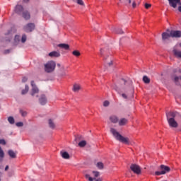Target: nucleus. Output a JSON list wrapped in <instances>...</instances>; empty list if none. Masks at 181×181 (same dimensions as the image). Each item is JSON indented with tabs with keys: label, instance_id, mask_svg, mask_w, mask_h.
I'll return each instance as SVG.
<instances>
[{
	"label": "nucleus",
	"instance_id": "1",
	"mask_svg": "<svg viewBox=\"0 0 181 181\" xmlns=\"http://www.w3.org/2000/svg\"><path fill=\"white\" fill-rule=\"evenodd\" d=\"M110 132L114 138H115L117 141H119V142H122V144H125V145L132 144V143H131V141H129V138L123 136L119 134V132H118V131H117V129L111 127Z\"/></svg>",
	"mask_w": 181,
	"mask_h": 181
},
{
	"label": "nucleus",
	"instance_id": "2",
	"mask_svg": "<svg viewBox=\"0 0 181 181\" xmlns=\"http://www.w3.org/2000/svg\"><path fill=\"white\" fill-rule=\"evenodd\" d=\"M105 53V49H100V54L101 57H103V62L105 63V67H112L114 64V59H112V56L111 55H104Z\"/></svg>",
	"mask_w": 181,
	"mask_h": 181
},
{
	"label": "nucleus",
	"instance_id": "3",
	"mask_svg": "<svg viewBox=\"0 0 181 181\" xmlns=\"http://www.w3.org/2000/svg\"><path fill=\"white\" fill-rule=\"evenodd\" d=\"M179 113L177 112H169L166 113L168 122L172 128H177V122L175 120V117H177Z\"/></svg>",
	"mask_w": 181,
	"mask_h": 181
},
{
	"label": "nucleus",
	"instance_id": "4",
	"mask_svg": "<svg viewBox=\"0 0 181 181\" xmlns=\"http://www.w3.org/2000/svg\"><path fill=\"white\" fill-rule=\"evenodd\" d=\"M54 69H56V62L54 61H49L45 64L46 73H52V71H54Z\"/></svg>",
	"mask_w": 181,
	"mask_h": 181
},
{
	"label": "nucleus",
	"instance_id": "5",
	"mask_svg": "<svg viewBox=\"0 0 181 181\" xmlns=\"http://www.w3.org/2000/svg\"><path fill=\"white\" fill-rule=\"evenodd\" d=\"M160 171L155 172L156 176H160V175H166V173H169V172H170V168L165 165H161L160 166Z\"/></svg>",
	"mask_w": 181,
	"mask_h": 181
},
{
	"label": "nucleus",
	"instance_id": "6",
	"mask_svg": "<svg viewBox=\"0 0 181 181\" xmlns=\"http://www.w3.org/2000/svg\"><path fill=\"white\" fill-rule=\"evenodd\" d=\"M31 86L32 88L30 91V95H32V97H35L36 98H37L39 97V88H37V86H36V84H35V81H31Z\"/></svg>",
	"mask_w": 181,
	"mask_h": 181
},
{
	"label": "nucleus",
	"instance_id": "7",
	"mask_svg": "<svg viewBox=\"0 0 181 181\" xmlns=\"http://www.w3.org/2000/svg\"><path fill=\"white\" fill-rule=\"evenodd\" d=\"M27 39H28V37L25 34H23L22 35L21 40V36L16 35L15 38H14V45L16 46H18V45H19L20 42H21V43H25L26 42Z\"/></svg>",
	"mask_w": 181,
	"mask_h": 181
},
{
	"label": "nucleus",
	"instance_id": "8",
	"mask_svg": "<svg viewBox=\"0 0 181 181\" xmlns=\"http://www.w3.org/2000/svg\"><path fill=\"white\" fill-rule=\"evenodd\" d=\"M35 23H29L23 27V30L27 33H30V32H33V30H35Z\"/></svg>",
	"mask_w": 181,
	"mask_h": 181
},
{
	"label": "nucleus",
	"instance_id": "9",
	"mask_svg": "<svg viewBox=\"0 0 181 181\" xmlns=\"http://www.w3.org/2000/svg\"><path fill=\"white\" fill-rule=\"evenodd\" d=\"M173 53L176 57L181 59V43L177 45L173 49Z\"/></svg>",
	"mask_w": 181,
	"mask_h": 181
},
{
	"label": "nucleus",
	"instance_id": "10",
	"mask_svg": "<svg viewBox=\"0 0 181 181\" xmlns=\"http://www.w3.org/2000/svg\"><path fill=\"white\" fill-rule=\"evenodd\" d=\"M170 37H172V35H170V30L169 29L167 30V32L162 33V40L164 43L166 42L167 40H169Z\"/></svg>",
	"mask_w": 181,
	"mask_h": 181
},
{
	"label": "nucleus",
	"instance_id": "11",
	"mask_svg": "<svg viewBox=\"0 0 181 181\" xmlns=\"http://www.w3.org/2000/svg\"><path fill=\"white\" fill-rule=\"evenodd\" d=\"M131 170L134 172V173H136V175H141V167L136 164H132L130 166Z\"/></svg>",
	"mask_w": 181,
	"mask_h": 181
},
{
	"label": "nucleus",
	"instance_id": "12",
	"mask_svg": "<svg viewBox=\"0 0 181 181\" xmlns=\"http://www.w3.org/2000/svg\"><path fill=\"white\" fill-rule=\"evenodd\" d=\"M169 2L170 6L172 8H176L178 5H181V1L180 0H168Z\"/></svg>",
	"mask_w": 181,
	"mask_h": 181
},
{
	"label": "nucleus",
	"instance_id": "13",
	"mask_svg": "<svg viewBox=\"0 0 181 181\" xmlns=\"http://www.w3.org/2000/svg\"><path fill=\"white\" fill-rule=\"evenodd\" d=\"M39 103L41 105H46V104H47V98H46V95H42L39 98Z\"/></svg>",
	"mask_w": 181,
	"mask_h": 181
},
{
	"label": "nucleus",
	"instance_id": "14",
	"mask_svg": "<svg viewBox=\"0 0 181 181\" xmlns=\"http://www.w3.org/2000/svg\"><path fill=\"white\" fill-rule=\"evenodd\" d=\"M171 37H181V31L172 30L170 31Z\"/></svg>",
	"mask_w": 181,
	"mask_h": 181
},
{
	"label": "nucleus",
	"instance_id": "15",
	"mask_svg": "<svg viewBox=\"0 0 181 181\" xmlns=\"http://www.w3.org/2000/svg\"><path fill=\"white\" fill-rule=\"evenodd\" d=\"M49 57H60V52L59 51H52L48 54Z\"/></svg>",
	"mask_w": 181,
	"mask_h": 181
},
{
	"label": "nucleus",
	"instance_id": "16",
	"mask_svg": "<svg viewBox=\"0 0 181 181\" xmlns=\"http://www.w3.org/2000/svg\"><path fill=\"white\" fill-rule=\"evenodd\" d=\"M60 155H61L62 158H63V159H70V154H69V153H67V151H61Z\"/></svg>",
	"mask_w": 181,
	"mask_h": 181
},
{
	"label": "nucleus",
	"instance_id": "17",
	"mask_svg": "<svg viewBox=\"0 0 181 181\" xmlns=\"http://www.w3.org/2000/svg\"><path fill=\"white\" fill-rule=\"evenodd\" d=\"M109 119L111 122H112V124H117V122H118V117H117V115H112L111 116H110Z\"/></svg>",
	"mask_w": 181,
	"mask_h": 181
},
{
	"label": "nucleus",
	"instance_id": "18",
	"mask_svg": "<svg viewBox=\"0 0 181 181\" xmlns=\"http://www.w3.org/2000/svg\"><path fill=\"white\" fill-rule=\"evenodd\" d=\"M23 11V7L21 5H17L15 8V12L16 13H18V15H21Z\"/></svg>",
	"mask_w": 181,
	"mask_h": 181
},
{
	"label": "nucleus",
	"instance_id": "19",
	"mask_svg": "<svg viewBox=\"0 0 181 181\" xmlns=\"http://www.w3.org/2000/svg\"><path fill=\"white\" fill-rule=\"evenodd\" d=\"M58 47H61V49H64V50H69L70 49V46L67 44H59Z\"/></svg>",
	"mask_w": 181,
	"mask_h": 181
},
{
	"label": "nucleus",
	"instance_id": "20",
	"mask_svg": "<svg viewBox=\"0 0 181 181\" xmlns=\"http://www.w3.org/2000/svg\"><path fill=\"white\" fill-rule=\"evenodd\" d=\"M127 122H128V119H127L126 118H122L119 121V125L120 127H124V125H125Z\"/></svg>",
	"mask_w": 181,
	"mask_h": 181
},
{
	"label": "nucleus",
	"instance_id": "21",
	"mask_svg": "<svg viewBox=\"0 0 181 181\" xmlns=\"http://www.w3.org/2000/svg\"><path fill=\"white\" fill-rule=\"evenodd\" d=\"M8 153L10 158H12V159H15V158H16V153H15L14 151L8 150Z\"/></svg>",
	"mask_w": 181,
	"mask_h": 181
},
{
	"label": "nucleus",
	"instance_id": "22",
	"mask_svg": "<svg viewBox=\"0 0 181 181\" xmlns=\"http://www.w3.org/2000/svg\"><path fill=\"white\" fill-rule=\"evenodd\" d=\"M23 17L24 19H30V14L28 11H24L23 12Z\"/></svg>",
	"mask_w": 181,
	"mask_h": 181
},
{
	"label": "nucleus",
	"instance_id": "23",
	"mask_svg": "<svg viewBox=\"0 0 181 181\" xmlns=\"http://www.w3.org/2000/svg\"><path fill=\"white\" fill-rule=\"evenodd\" d=\"M4 158H5V153L4 152V150H2V148L0 146V162H2Z\"/></svg>",
	"mask_w": 181,
	"mask_h": 181
},
{
	"label": "nucleus",
	"instance_id": "24",
	"mask_svg": "<svg viewBox=\"0 0 181 181\" xmlns=\"http://www.w3.org/2000/svg\"><path fill=\"white\" fill-rule=\"evenodd\" d=\"M49 127L52 128V129H54V128H56V124H54V122H53V119H49Z\"/></svg>",
	"mask_w": 181,
	"mask_h": 181
},
{
	"label": "nucleus",
	"instance_id": "25",
	"mask_svg": "<svg viewBox=\"0 0 181 181\" xmlns=\"http://www.w3.org/2000/svg\"><path fill=\"white\" fill-rule=\"evenodd\" d=\"M81 88V87L80 86V85L74 84L73 88V91H74V93H77V91H79Z\"/></svg>",
	"mask_w": 181,
	"mask_h": 181
},
{
	"label": "nucleus",
	"instance_id": "26",
	"mask_svg": "<svg viewBox=\"0 0 181 181\" xmlns=\"http://www.w3.org/2000/svg\"><path fill=\"white\" fill-rule=\"evenodd\" d=\"M78 145L80 148H84V146L87 145V141H86V140H82L78 143Z\"/></svg>",
	"mask_w": 181,
	"mask_h": 181
},
{
	"label": "nucleus",
	"instance_id": "27",
	"mask_svg": "<svg viewBox=\"0 0 181 181\" xmlns=\"http://www.w3.org/2000/svg\"><path fill=\"white\" fill-rule=\"evenodd\" d=\"M143 81L144 83H145L146 84H149V83H151V79L146 76H144L143 77Z\"/></svg>",
	"mask_w": 181,
	"mask_h": 181
},
{
	"label": "nucleus",
	"instance_id": "28",
	"mask_svg": "<svg viewBox=\"0 0 181 181\" xmlns=\"http://www.w3.org/2000/svg\"><path fill=\"white\" fill-rule=\"evenodd\" d=\"M8 121L11 125H13V124H15V119L12 116L8 117Z\"/></svg>",
	"mask_w": 181,
	"mask_h": 181
},
{
	"label": "nucleus",
	"instance_id": "29",
	"mask_svg": "<svg viewBox=\"0 0 181 181\" xmlns=\"http://www.w3.org/2000/svg\"><path fill=\"white\" fill-rule=\"evenodd\" d=\"M29 91V86L25 85V89L22 90L21 94L25 95Z\"/></svg>",
	"mask_w": 181,
	"mask_h": 181
},
{
	"label": "nucleus",
	"instance_id": "30",
	"mask_svg": "<svg viewBox=\"0 0 181 181\" xmlns=\"http://www.w3.org/2000/svg\"><path fill=\"white\" fill-rule=\"evenodd\" d=\"M122 97L123 98H124V100H131V98H132V96L129 95H127L125 93H122Z\"/></svg>",
	"mask_w": 181,
	"mask_h": 181
},
{
	"label": "nucleus",
	"instance_id": "31",
	"mask_svg": "<svg viewBox=\"0 0 181 181\" xmlns=\"http://www.w3.org/2000/svg\"><path fill=\"white\" fill-rule=\"evenodd\" d=\"M19 112L22 117H26V115H28V112H26L22 109H21Z\"/></svg>",
	"mask_w": 181,
	"mask_h": 181
},
{
	"label": "nucleus",
	"instance_id": "32",
	"mask_svg": "<svg viewBox=\"0 0 181 181\" xmlns=\"http://www.w3.org/2000/svg\"><path fill=\"white\" fill-rule=\"evenodd\" d=\"M97 168L98 169H104V164L103 163H101V162H98L97 163Z\"/></svg>",
	"mask_w": 181,
	"mask_h": 181
},
{
	"label": "nucleus",
	"instance_id": "33",
	"mask_svg": "<svg viewBox=\"0 0 181 181\" xmlns=\"http://www.w3.org/2000/svg\"><path fill=\"white\" fill-rule=\"evenodd\" d=\"M85 177H86V179H88L89 181H94V180H95V178L91 177L90 176V175H88V174H86V175H85Z\"/></svg>",
	"mask_w": 181,
	"mask_h": 181
},
{
	"label": "nucleus",
	"instance_id": "34",
	"mask_svg": "<svg viewBox=\"0 0 181 181\" xmlns=\"http://www.w3.org/2000/svg\"><path fill=\"white\" fill-rule=\"evenodd\" d=\"M74 2H76L78 5H84V1H83V0H74Z\"/></svg>",
	"mask_w": 181,
	"mask_h": 181
},
{
	"label": "nucleus",
	"instance_id": "35",
	"mask_svg": "<svg viewBox=\"0 0 181 181\" xmlns=\"http://www.w3.org/2000/svg\"><path fill=\"white\" fill-rule=\"evenodd\" d=\"M115 32H116V33H119V35L124 33V31L119 28L115 29L114 28Z\"/></svg>",
	"mask_w": 181,
	"mask_h": 181
},
{
	"label": "nucleus",
	"instance_id": "36",
	"mask_svg": "<svg viewBox=\"0 0 181 181\" xmlns=\"http://www.w3.org/2000/svg\"><path fill=\"white\" fill-rule=\"evenodd\" d=\"M72 54H74V56H76V57H78V56H80V52L75 50L73 51Z\"/></svg>",
	"mask_w": 181,
	"mask_h": 181
},
{
	"label": "nucleus",
	"instance_id": "37",
	"mask_svg": "<svg viewBox=\"0 0 181 181\" xmlns=\"http://www.w3.org/2000/svg\"><path fill=\"white\" fill-rule=\"evenodd\" d=\"M92 173H93L95 177H98V176H100V172L98 171H93Z\"/></svg>",
	"mask_w": 181,
	"mask_h": 181
},
{
	"label": "nucleus",
	"instance_id": "38",
	"mask_svg": "<svg viewBox=\"0 0 181 181\" xmlns=\"http://www.w3.org/2000/svg\"><path fill=\"white\" fill-rule=\"evenodd\" d=\"M57 67L60 68L61 71H64V66H63V65H62L60 64H57Z\"/></svg>",
	"mask_w": 181,
	"mask_h": 181
},
{
	"label": "nucleus",
	"instance_id": "39",
	"mask_svg": "<svg viewBox=\"0 0 181 181\" xmlns=\"http://www.w3.org/2000/svg\"><path fill=\"white\" fill-rule=\"evenodd\" d=\"M110 105V101L105 100L103 102V107H108Z\"/></svg>",
	"mask_w": 181,
	"mask_h": 181
},
{
	"label": "nucleus",
	"instance_id": "40",
	"mask_svg": "<svg viewBox=\"0 0 181 181\" xmlns=\"http://www.w3.org/2000/svg\"><path fill=\"white\" fill-rule=\"evenodd\" d=\"M0 145H6L5 139H0Z\"/></svg>",
	"mask_w": 181,
	"mask_h": 181
},
{
	"label": "nucleus",
	"instance_id": "41",
	"mask_svg": "<svg viewBox=\"0 0 181 181\" xmlns=\"http://www.w3.org/2000/svg\"><path fill=\"white\" fill-rule=\"evenodd\" d=\"M144 6H145L146 9H149V8H151V5L148 3H146Z\"/></svg>",
	"mask_w": 181,
	"mask_h": 181
},
{
	"label": "nucleus",
	"instance_id": "42",
	"mask_svg": "<svg viewBox=\"0 0 181 181\" xmlns=\"http://www.w3.org/2000/svg\"><path fill=\"white\" fill-rule=\"evenodd\" d=\"M16 127H22L23 125V122H19L16 124Z\"/></svg>",
	"mask_w": 181,
	"mask_h": 181
},
{
	"label": "nucleus",
	"instance_id": "43",
	"mask_svg": "<svg viewBox=\"0 0 181 181\" xmlns=\"http://www.w3.org/2000/svg\"><path fill=\"white\" fill-rule=\"evenodd\" d=\"M62 73H61L60 76L61 77H64V76H67V74H66V71H62Z\"/></svg>",
	"mask_w": 181,
	"mask_h": 181
},
{
	"label": "nucleus",
	"instance_id": "44",
	"mask_svg": "<svg viewBox=\"0 0 181 181\" xmlns=\"http://www.w3.org/2000/svg\"><path fill=\"white\" fill-rule=\"evenodd\" d=\"M26 81H28V78L23 77V79H22V82L23 83H26Z\"/></svg>",
	"mask_w": 181,
	"mask_h": 181
},
{
	"label": "nucleus",
	"instance_id": "45",
	"mask_svg": "<svg viewBox=\"0 0 181 181\" xmlns=\"http://www.w3.org/2000/svg\"><path fill=\"white\" fill-rule=\"evenodd\" d=\"M136 3H135V1H134L132 3V8H136Z\"/></svg>",
	"mask_w": 181,
	"mask_h": 181
},
{
	"label": "nucleus",
	"instance_id": "46",
	"mask_svg": "<svg viewBox=\"0 0 181 181\" xmlns=\"http://www.w3.org/2000/svg\"><path fill=\"white\" fill-rule=\"evenodd\" d=\"M8 37H9V39H8L7 40L8 42H11V40L12 39V35H11V34H8Z\"/></svg>",
	"mask_w": 181,
	"mask_h": 181
},
{
	"label": "nucleus",
	"instance_id": "47",
	"mask_svg": "<svg viewBox=\"0 0 181 181\" xmlns=\"http://www.w3.org/2000/svg\"><path fill=\"white\" fill-rule=\"evenodd\" d=\"M180 6H178V11H179V12H181V4H180Z\"/></svg>",
	"mask_w": 181,
	"mask_h": 181
},
{
	"label": "nucleus",
	"instance_id": "48",
	"mask_svg": "<svg viewBox=\"0 0 181 181\" xmlns=\"http://www.w3.org/2000/svg\"><path fill=\"white\" fill-rule=\"evenodd\" d=\"M8 169H9V166L6 165V168H5V170H8Z\"/></svg>",
	"mask_w": 181,
	"mask_h": 181
},
{
	"label": "nucleus",
	"instance_id": "49",
	"mask_svg": "<svg viewBox=\"0 0 181 181\" xmlns=\"http://www.w3.org/2000/svg\"><path fill=\"white\" fill-rule=\"evenodd\" d=\"M129 4L132 3V0H127Z\"/></svg>",
	"mask_w": 181,
	"mask_h": 181
},
{
	"label": "nucleus",
	"instance_id": "50",
	"mask_svg": "<svg viewBox=\"0 0 181 181\" xmlns=\"http://www.w3.org/2000/svg\"><path fill=\"white\" fill-rule=\"evenodd\" d=\"M122 81H123L124 84H127V82L125 80L122 79Z\"/></svg>",
	"mask_w": 181,
	"mask_h": 181
},
{
	"label": "nucleus",
	"instance_id": "51",
	"mask_svg": "<svg viewBox=\"0 0 181 181\" xmlns=\"http://www.w3.org/2000/svg\"><path fill=\"white\" fill-rule=\"evenodd\" d=\"M24 2H29V0H23Z\"/></svg>",
	"mask_w": 181,
	"mask_h": 181
}]
</instances>
